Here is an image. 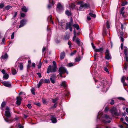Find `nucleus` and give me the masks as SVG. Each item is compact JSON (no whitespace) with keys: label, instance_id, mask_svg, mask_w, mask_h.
Returning a JSON list of instances; mask_svg holds the SVG:
<instances>
[{"label":"nucleus","instance_id":"obj_17","mask_svg":"<svg viewBox=\"0 0 128 128\" xmlns=\"http://www.w3.org/2000/svg\"><path fill=\"white\" fill-rule=\"evenodd\" d=\"M22 99L20 96L17 97L16 98V104H17L20 105L21 104Z\"/></svg>","mask_w":128,"mask_h":128},{"label":"nucleus","instance_id":"obj_49","mask_svg":"<svg viewBox=\"0 0 128 128\" xmlns=\"http://www.w3.org/2000/svg\"><path fill=\"white\" fill-rule=\"evenodd\" d=\"M42 65V63L41 62H40L38 66V68H41Z\"/></svg>","mask_w":128,"mask_h":128},{"label":"nucleus","instance_id":"obj_1","mask_svg":"<svg viewBox=\"0 0 128 128\" xmlns=\"http://www.w3.org/2000/svg\"><path fill=\"white\" fill-rule=\"evenodd\" d=\"M111 118L107 114H103V112L101 111L99 112L97 117V120H100L103 123H109L111 122Z\"/></svg>","mask_w":128,"mask_h":128},{"label":"nucleus","instance_id":"obj_39","mask_svg":"<svg viewBox=\"0 0 128 128\" xmlns=\"http://www.w3.org/2000/svg\"><path fill=\"white\" fill-rule=\"evenodd\" d=\"M74 64H73L72 63H70L68 64L66 66L68 67H71L73 66Z\"/></svg>","mask_w":128,"mask_h":128},{"label":"nucleus","instance_id":"obj_62","mask_svg":"<svg viewBox=\"0 0 128 128\" xmlns=\"http://www.w3.org/2000/svg\"><path fill=\"white\" fill-rule=\"evenodd\" d=\"M36 74L39 77L41 78L42 77L41 74L40 73H37Z\"/></svg>","mask_w":128,"mask_h":128},{"label":"nucleus","instance_id":"obj_11","mask_svg":"<svg viewBox=\"0 0 128 128\" xmlns=\"http://www.w3.org/2000/svg\"><path fill=\"white\" fill-rule=\"evenodd\" d=\"M105 58L108 60H109L111 58L110 56V55L108 50H107L106 51Z\"/></svg>","mask_w":128,"mask_h":128},{"label":"nucleus","instance_id":"obj_9","mask_svg":"<svg viewBox=\"0 0 128 128\" xmlns=\"http://www.w3.org/2000/svg\"><path fill=\"white\" fill-rule=\"evenodd\" d=\"M56 78V75L55 74H51V76L50 78V80L52 84L55 83V81Z\"/></svg>","mask_w":128,"mask_h":128},{"label":"nucleus","instance_id":"obj_53","mask_svg":"<svg viewBox=\"0 0 128 128\" xmlns=\"http://www.w3.org/2000/svg\"><path fill=\"white\" fill-rule=\"evenodd\" d=\"M114 100H112L110 104L111 105H113L114 104Z\"/></svg>","mask_w":128,"mask_h":128},{"label":"nucleus","instance_id":"obj_30","mask_svg":"<svg viewBox=\"0 0 128 128\" xmlns=\"http://www.w3.org/2000/svg\"><path fill=\"white\" fill-rule=\"evenodd\" d=\"M128 4V2L126 0H124V2H122L121 6H124L127 4Z\"/></svg>","mask_w":128,"mask_h":128},{"label":"nucleus","instance_id":"obj_26","mask_svg":"<svg viewBox=\"0 0 128 128\" xmlns=\"http://www.w3.org/2000/svg\"><path fill=\"white\" fill-rule=\"evenodd\" d=\"M60 85L61 86H63L64 88L66 87V82L65 81L62 82L61 84H60Z\"/></svg>","mask_w":128,"mask_h":128},{"label":"nucleus","instance_id":"obj_16","mask_svg":"<svg viewBox=\"0 0 128 128\" xmlns=\"http://www.w3.org/2000/svg\"><path fill=\"white\" fill-rule=\"evenodd\" d=\"M51 120L52 123H55L57 122V120L56 119V118L54 116H51Z\"/></svg>","mask_w":128,"mask_h":128},{"label":"nucleus","instance_id":"obj_18","mask_svg":"<svg viewBox=\"0 0 128 128\" xmlns=\"http://www.w3.org/2000/svg\"><path fill=\"white\" fill-rule=\"evenodd\" d=\"M49 2L50 4L48 5V8H50L54 4V2L53 0H49Z\"/></svg>","mask_w":128,"mask_h":128},{"label":"nucleus","instance_id":"obj_12","mask_svg":"<svg viewBox=\"0 0 128 128\" xmlns=\"http://www.w3.org/2000/svg\"><path fill=\"white\" fill-rule=\"evenodd\" d=\"M49 66H50V72H54L56 71L57 67H56L54 66H51L50 65Z\"/></svg>","mask_w":128,"mask_h":128},{"label":"nucleus","instance_id":"obj_19","mask_svg":"<svg viewBox=\"0 0 128 128\" xmlns=\"http://www.w3.org/2000/svg\"><path fill=\"white\" fill-rule=\"evenodd\" d=\"M8 57V56L6 53H5L4 55H2L1 57V59L2 60L6 59Z\"/></svg>","mask_w":128,"mask_h":128},{"label":"nucleus","instance_id":"obj_6","mask_svg":"<svg viewBox=\"0 0 128 128\" xmlns=\"http://www.w3.org/2000/svg\"><path fill=\"white\" fill-rule=\"evenodd\" d=\"M73 24V20L72 18H71L70 22L66 23V30L69 28L70 32L72 31V26Z\"/></svg>","mask_w":128,"mask_h":128},{"label":"nucleus","instance_id":"obj_13","mask_svg":"<svg viewBox=\"0 0 128 128\" xmlns=\"http://www.w3.org/2000/svg\"><path fill=\"white\" fill-rule=\"evenodd\" d=\"M76 42L77 44L80 46H82V43L80 42V40L78 38H76Z\"/></svg>","mask_w":128,"mask_h":128},{"label":"nucleus","instance_id":"obj_64","mask_svg":"<svg viewBox=\"0 0 128 128\" xmlns=\"http://www.w3.org/2000/svg\"><path fill=\"white\" fill-rule=\"evenodd\" d=\"M123 37L120 36V40L123 42L124 41V39L123 38Z\"/></svg>","mask_w":128,"mask_h":128},{"label":"nucleus","instance_id":"obj_63","mask_svg":"<svg viewBox=\"0 0 128 128\" xmlns=\"http://www.w3.org/2000/svg\"><path fill=\"white\" fill-rule=\"evenodd\" d=\"M124 33L122 32H120V36L123 37L124 35Z\"/></svg>","mask_w":128,"mask_h":128},{"label":"nucleus","instance_id":"obj_2","mask_svg":"<svg viewBox=\"0 0 128 128\" xmlns=\"http://www.w3.org/2000/svg\"><path fill=\"white\" fill-rule=\"evenodd\" d=\"M94 79L96 83V84L97 85V88H100L102 91L106 92L108 89V83L106 80H102L100 81H98L95 80L94 78Z\"/></svg>","mask_w":128,"mask_h":128},{"label":"nucleus","instance_id":"obj_20","mask_svg":"<svg viewBox=\"0 0 128 128\" xmlns=\"http://www.w3.org/2000/svg\"><path fill=\"white\" fill-rule=\"evenodd\" d=\"M94 50L96 52H99L102 53L103 50V49L102 48H101L98 49H95Z\"/></svg>","mask_w":128,"mask_h":128},{"label":"nucleus","instance_id":"obj_61","mask_svg":"<svg viewBox=\"0 0 128 128\" xmlns=\"http://www.w3.org/2000/svg\"><path fill=\"white\" fill-rule=\"evenodd\" d=\"M27 106L29 109L31 108H32V106L30 104H28L27 105Z\"/></svg>","mask_w":128,"mask_h":128},{"label":"nucleus","instance_id":"obj_21","mask_svg":"<svg viewBox=\"0 0 128 128\" xmlns=\"http://www.w3.org/2000/svg\"><path fill=\"white\" fill-rule=\"evenodd\" d=\"M2 84L4 86L6 87H9L11 86L10 84L8 83L7 82H3Z\"/></svg>","mask_w":128,"mask_h":128},{"label":"nucleus","instance_id":"obj_25","mask_svg":"<svg viewBox=\"0 0 128 128\" xmlns=\"http://www.w3.org/2000/svg\"><path fill=\"white\" fill-rule=\"evenodd\" d=\"M28 9L25 6H23L22 8V10L24 12H26Z\"/></svg>","mask_w":128,"mask_h":128},{"label":"nucleus","instance_id":"obj_46","mask_svg":"<svg viewBox=\"0 0 128 128\" xmlns=\"http://www.w3.org/2000/svg\"><path fill=\"white\" fill-rule=\"evenodd\" d=\"M71 42L70 41H68V44L69 46V47L70 48H71Z\"/></svg>","mask_w":128,"mask_h":128},{"label":"nucleus","instance_id":"obj_33","mask_svg":"<svg viewBox=\"0 0 128 128\" xmlns=\"http://www.w3.org/2000/svg\"><path fill=\"white\" fill-rule=\"evenodd\" d=\"M42 102L44 104H47L48 102L46 101V100L44 99H42Z\"/></svg>","mask_w":128,"mask_h":128},{"label":"nucleus","instance_id":"obj_24","mask_svg":"<svg viewBox=\"0 0 128 128\" xmlns=\"http://www.w3.org/2000/svg\"><path fill=\"white\" fill-rule=\"evenodd\" d=\"M65 56V53L64 52H62L61 53L60 55V58L61 60L63 59Z\"/></svg>","mask_w":128,"mask_h":128},{"label":"nucleus","instance_id":"obj_34","mask_svg":"<svg viewBox=\"0 0 128 128\" xmlns=\"http://www.w3.org/2000/svg\"><path fill=\"white\" fill-rule=\"evenodd\" d=\"M50 82L49 79H45L44 80V83H48Z\"/></svg>","mask_w":128,"mask_h":128},{"label":"nucleus","instance_id":"obj_51","mask_svg":"<svg viewBox=\"0 0 128 128\" xmlns=\"http://www.w3.org/2000/svg\"><path fill=\"white\" fill-rule=\"evenodd\" d=\"M76 34H74V36L73 38V40L74 41V40H76Z\"/></svg>","mask_w":128,"mask_h":128},{"label":"nucleus","instance_id":"obj_60","mask_svg":"<svg viewBox=\"0 0 128 128\" xmlns=\"http://www.w3.org/2000/svg\"><path fill=\"white\" fill-rule=\"evenodd\" d=\"M4 6V4H0V8H2Z\"/></svg>","mask_w":128,"mask_h":128},{"label":"nucleus","instance_id":"obj_8","mask_svg":"<svg viewBox=\"0 0 128 128\" xmlns=\"http://www.w3.org/2000/svg\"><path fill=\"white\" fill-rule=\"evenodd\" d=\"M124 54L125 55V59L126 62H128V50L127 47H124Z\"/></svg>","mask_w":128,"mask_h":128},{"label":"nucleus","instance_id":"obj_38","mask_svg":"<svg viewBox=\"0 0 128 128\" xmlns=\"http://www.w3.org/2000/svg\"><path fill=\"white\" fill-rule=\"evenodd\" d=\"M89 14L91 17L93 18H95L96 16V15L95 14H92L91 13H90Z\"/></svg>","mask_w":128,"mask_h":128},{"label":"nucleus","instance_id":"obj_35","mask_svg":"<svg viewBox=\"0 0 128 128\" xmlns=\"http://www.w3.org/2000/svg\"><path fill=\"white\" fill-rule=\"evenodd\" d=\"M75 5L73 3H71L70 5H69V6L71 8L73 9L74 8Z\"/></svg>","mask_w":128,"mask_h":128},{"label":"nucleus","instance_id":"obj_57","mask_svg":"<svg viewBox=\"0 0 128 128\" xmlns=\"http://www.w3.org/2000/svg\"><path fill=\"white\" fill-rule=\"evenodd\" d=\"M91 45H92V47L93 48V49H94V50H95V49H96V47L95 46H94V44H93V43H91Z\"/></svg>","mask_w":128,"mask_h":128},{"label":"nucleus","instance_id":"obj_58","mask_svg":"<svg viewBox=\"0 0 128 128\" xmlns=\"http://www.w3.org/2000/svg\"><path fill=\"white\" fill-rule=\"evenodd\" d=\"M118 98L120 100H125V99L124 98L121 97H118Z\"/></svg>","mask_w":128,"mask_h":128},{"label":"nucleus","instance_id":"obj_28","mask_svg":"<svg viewBox=\"0 0 128 128\" xmlns=\"http://www.w3.org/2000/svg\"><path fill=\"white\" fill-rule=\"evenodd\" d=\"M8 75L7 73H6L5 74H4L3 78L4 79H7L8 78Z\"/></svg>","mask_w":128,"mask_h":128},{"label":"nucleus","instance_id":"obj_59","mask_svg":"<svg viewBox=\"0 0 128 128\" xmlns=\"http://www.w3.org/2000/svg\"><path fill=\"white\" fill-rule=\"evenodd\" d=\"M1 72L4 74H5L6 73V71L4 69H3L2 70Z\"/></svg>","mask_w":128,"mask_h":128},{"label":"nucleus","instance_id":"obj_4","mask_svg":"<svg viewBox=\"0 0 128 128\" xmlns=\"http://www.w3.org/2000/svg\"><path fill=\"white\" fill-rule=\"evenodd\" d=\"M78 4L80 5L78 10H79L83 11L86 8H89V5L86 3H84L82 1H79Z\"/></svg>","mask_w":128,"mask_h":128},{"label":"nucleus","instance_id":"obj_15","mask_svg":"<svg viewBox=\"0 0 128 128\" xmlns=\"http://www.w3.org/2000/svg\"><path fill=\"white\" fill-rule=\"evenodd\" d=\"M57 8L58 9L60 10H62L63 9L62 6L60 3L59 2L57 4Z\"/></svg>","mask_w":128,"mask_h":128},{"label":"nucleus","instance_id":"obj_10","mask_svg":"<svg viewBox=\"0 0 128 128\" xmlns=\"http://www.w3.org/2000/svg\"><path fill=\"white\" fill-rule=\"evenodd\" d=\"M26 20L25 19L21 20L20 22V25L19 26V28H20L26 24Z\"/></svg>","mask_w":128,"mask_h":128},{"label":"nucleus","instance_id":"obj_48","mask_svg":"<svg viewBox=\"0 0 128 128\" xmlns=\"http://www.w3.org/2000/svg\"><path fill=\"white\" fill-rule=\"evenodd\" d=\"M39 82L40 84H42V83H44V80L43 79H41L40 80Z\"/></svg>","mask_w":128,"mask_h":128},{"label":"nucleus","instance_id":"obj_54","mask_svg":"<svg viewBox=\"0 0 128 128\" xmlns=\"http://www.w3.org/2000/svg\"><path fill=\"white\" fill-rule=\"evenodd\" d=\"M52 63L53 64V66H54L57 67L56 66V62L54 61L52 62Z\"/></svg>","mask_w":128,"mask_h":128},{"label":"nucleus","instance_id":"obj_50","mask_svg":"<svg viewBox=\"0 0 128 128\" xmlns=\"http://www.w3.org/2000/svg\"><path fill=\"white\" fill-rule=\"evenodd\" d=\"M14 33L13 32L11 35V38L12 39H13L14 38Z\"/></svg>","mask_w":128,"mask_h":128},{"label":"nucleus","instance_id":"obj_44","mask_svg":"<svg viewBox=\"0 0 128 128\" xmlns=\"http://www.w3.org/2000/svg\"><path fill=\"white\" fill-rule=\"evenodd\" d=\"M31 91L32 94H33L34 95L35 94V93L34 92V88L32 89L31 90Z\"/></svg>","mask_w":128,"mask_h":128},{"label":"nucleus","instance_id":"obj_29","mask_svg":"<svg viewBox=\"0 0 128 128\" xmlns=\"http://www.w3.org/2000/svg\"><path fill=\"white\" fill-rule=\"evenodd\" d=\"M66 14L68 16L71 15V12L68 10H67L65 12Z\"/></svg>","mask_w":128,"mask_h":128},{"label":"nucleus","instance_id":"obj_40","mask_svg":"<svg viewBox=\"0 0 128 128\" xmlns=\"http://www.w3.org/2000/svg\"><path fill=\"white\" fill-rule=\"evenodd\" d=\"M50 66H49L47 69L46 72L48 74L50 73Z\"/></svg>","mask_w":128,"mask_h":128},{"label":"nucleus","instance_id":"obj_23","mask_svg":"<svg viewBox=\"0 0 128 128\" xmlns=\"http://www.w3.org/2000/svg\"><path fill=\"white\" fill-rule=\"evenodd\" d=\"M82 57L80 56H78V57H76L75 58V62H78L80 61L82 58Z\"/></svg>","mask_w":128,"mask_h":128},{"label":"nucleus","instance_id":"obj_5","mask_svg":"<svg viewBox=\"0 0 128 128\" xmlns=\"http://www.w3.org/2000/svg\"><path fill=\"white\" fill-rule=\"evenodd\" d=\"M110 111L113 116H118L120 115V113L118 112L117 109L115 106L112 107L110 110Z\"/></svg>","mask_w":128,"mask_h":128},{"label":"nucleus","instance_id":"obj_3","mask_svg":"<svg viewBox=\"0 0 128 128\" xmlns=\"http://www.w3.org/2000/svg\"><path fill=\"white\" fill-rule=\"evenodd\" d=\"M6 110L5 112V116L6 117V118H4L5 120L8 123H10L12 122V120L8 119L11 116V113L10 110L8 106H6Z\"/></svg>","mask_w":128,"mask_h":128},{"label":"nucleus","instance_id":"obj_52","mask_svg":"<svg viewBox=\"0 0 128 128\" xmlns=\"http://www.w3.org/2000/svg\"><path fill=\"white\" fill-rule=\"evenodd\" d=\"M19 68L20 70H22L23 68V66L22 64H20L19 66Z\"/></svg>","mask_w":128,"mask_h":128},{"label":"nucleus","instance_id":"obj_31","mask_svg":"<svg viewBox=\"0 0 128 128\" xmlns=\"http://www.w3.org/2000/svg\"><path fill=\"white\" fill-rule=\"evenodd\" d=\"M59 25L61 26L62 28H63L64 26L65 25V23L62 22H60L59 23Z\"/></svg>","mask_w":128,"mask_h":128},{"label":"nucleus","instance_id":"obj_36","mask_svg":"<svg viewBox=\"0 0 128 128\" xmlns=\"http://www.w3.org/2000/svg\"><path fill=\"white\" fill-rule=\"evenodd\" d=\"M12 74L13 75H15L16 73V70L14 69H12Z\"/></svg>","mask_w":128,"mask_h":128},{"label":"nucleus","instance_id":"obj_42","mask_svg":"<svg viewBox=\"0 0 128 128\" xmlns=\"http://www.w3.org/2000/svg\"><path fill=\"white\" fill-rule=\"evenodd\" d=\"M12 8L11 6H6L5 8L7 10Z\"/></svg>","mask_w":128,"mask_h":128},{"label":"nucleus","instance_id":"obj_7","mask_svg":"<svg viewBox=\"0 0 128 128\" xmlns=\"http://www.w3.org/2000/svg\"><path fill=\"white\" fill-rule=\"evenodd\" d=\"M58 71L59 72L60 74V76L62 78L63 77L62 76V74L65 72L67 74H68V72L66 70V69L63 67H60Z\"/></svg>","mask_w":128,"mask_h":128},{"label":"nucleus","instance_id":"obj_43","mask_svg":"<svg viewBox=\"0 0 128 128\" xmlns=\"http://www.w3.org/2000/svg\"><path fill=\"white\" fill-rule=\"evenodd\" d=\"M76 52V50H74L73 52H72L70 54V56H72L75 54Z\"/></svg>","mask_w":128,"mask_h":128},{"label":"nucleus","instance_id":"obj_27","mask_svg":"<svg viewBox=\"0 0 128 128\" xmlns=\"http://www.w3.org/2000/svg\"><path fill=\"white\" fill-rule=\"evenodd\" d=\"M128 68V64L127 63L125 62V66L124 67V69L123 70V72H125V70L127 68Z\"/></svg>","mask_w":128,"mask_h":128},{"label":"nucleus","instance_id":"obj_22","mask_svg":"<svg viewBox=\"0 0 128 128\" xmlns=\"http://www.w3.org/2000/svg\"><path fill=\"white\" fill-rule=\"evenodd\" d=\"M47 20L49 22L51 23L54 24V22L52 20V16L51 15L50 16L48 17V18Z\"/></svg>","mask_w":128,"mask_h":128},{"label":"nucleus","instance_id":"obj_14","mask_svg":"<svg viewBox=\"0 0 128 128\" xmlns=\"http://www.w3.org/2000/svg\"><path fill=\"white\" fill-rule=\"evenodd\" d=\"M126 79V77L123 76L122 77L121 79V82L123 83L124 86L127 85L126 84L125 82V80Z\"/></svg>","mask_w":128,"mask_h":128},{"label":"nucleus","instance_id":"obj_56","mask_svg":"<svg viewBox=\"0 0 128 128\" xmlns=\"http://www.w3.org/2000/svg\"><path fill=\"white\" fill-rule=\"evenodd\" d=\"M104 70L106 72H108V74H109V72H108V68H104Z\"/></svg>","mask_w":128,"mask_h":128},{"label":"nucleus","instance_id":"obj_55","mask_svg":"<svg viewBox=\"0 0 128 128\" xmlns=\"http://www.w3.org/2000/svg\"><path fill=\"white\" fill-rule=\"evenodd\" d=\"M18 126L19 127V128H24L23 126H21L20 123L18 124Z\"/></svg>","mask_w":128,"mask_h":128},{"label":"nucleus","instance_id":"obj_37","mask_svg":"<svg viewBox=\"0 0 128 128\" xmlns=\"http://www.w3.org/2000/svg\"><path fill=\"white\" fill-rule=\"evenodd\" d=\"M58 98H56L54 99H52V101L53 103H56V102L58 100Z\"/></svg>","mask_w":128,"mask_h":128},{"label":"nucleus","instance_id":"obj_32","mask_svg":"<svg viewBox=\"0 0 128 128\" xmlns=\"http://www.w3.org/2000/svg\"><path fill=\"white\" fill-rule=\"evenodd\" d=\"M73 26L74 28H76L77 30H78L79 29V26L78 24H74L73 25Z\"/></svg>","mask_w":128,"mask_h":128},{"label":"nucleus","instance_id":"obj_45","mask_svg":"<svg viewBox=\"0 0 128 128\" xmlns=\"http://www.w3.org/2000/svg\"><path fill=\"white\" fill-rule=\"evenodd\" d=\"M124 11H120V14H122V16L124 17H125V16L124 15Z\"/></svg>","mask_w":128,"mask_h":128},{"label":"nucleus","instance_id":"obj_41","mask_svg":"<svg viewBox=\"0 0 128 128\" xmlns=\"http://www.w3.org/2000/svg\"><path fill=\"white\" fill-rule=\"evenodd\" d=\"M106 26L108 28H110L109 22L108 21H107L106 22Z\"/></svg>","mask_w":128,"mask_h":128},{"label":"nucleus","instance_id":"obj_47","mask_svg":"<svg viewBox=\"0 0 128 128\" xmlns=\"http://www.w3.org/2000/svg\"><path fill=\"white\" fill-rule=\"evenodd\" d=\"M6 105V103L4 102H3L1 104V107L2 108L4 107Z\"/></svg>","mask_w":128,"mask_h":128}]
</instances>
